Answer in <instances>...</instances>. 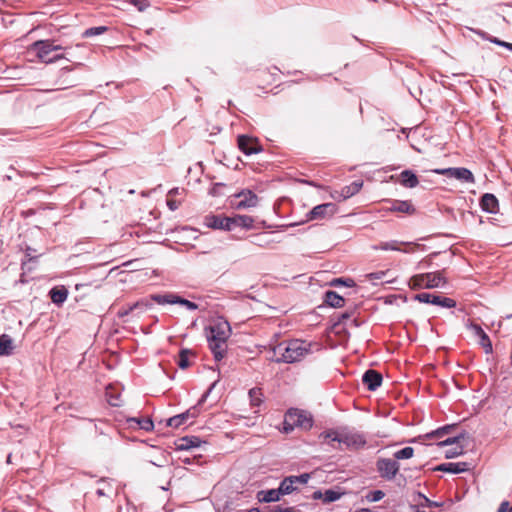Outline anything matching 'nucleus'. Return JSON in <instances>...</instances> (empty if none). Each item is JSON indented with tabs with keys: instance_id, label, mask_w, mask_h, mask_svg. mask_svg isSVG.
<instances>
[{
	"instance_id": "1",
	"label": "nucleus",
	"mask_w": 512,
	"mask_h": 512,
	"mask_svg": "<svg viewBox=\"0 0 512 512\" xmlns=\"http://www.w3.org/2000/svg\"><path fill=\"white\" fill-rule=\"evenodd\" d=\"M205 333L215 360L223 359L227 352V340L231 334L229 323L223 319H217L206 327Z\"/></svg>"
},
{
	"instance_id": "2",
	"label": "nucleus",
	"mask_w": 512,
	"mask_h": 512,
	"mask_svg": "<svg viewBox=\"0 0 512 512\" xmlns=\"http://www.w3.org/2000/svg\"><path fill=\"white\" fill-rule=\"evenodd\" d=\"M312 344L294 339L284 341L273 347V354L278 362L294 363L301 361L311 353Z\"/></svg>"
},
{
	"instance_id": "3",
	"label": "nucleus",
	"mask_w": 512,
	"mask_h": 512,
	"mask_svg": "<svg viewBox=\"0 0 512 512\" xmlns=\"http://www.w3.org/2000/svg\"><path fill=\"white\" fill-rule=\"evenodd\" d=\"M313 420L309 413L299 409H290L285 414L283 422V432L290 433L295 427L308 430L312 427Z\"/></svg>"
},
{
	"instance_id": "4",
	"label": "nucleus",
	"mask_w": 512,
	"mask_h": 512,
	"mask_svg": "<svg viewBox=\"0 0 512 512\" xmlns=\"http://www.w3.org/2000/svg\"><path fill=\"white\" fill-rule=\"evenodd\" d=\"M71 47H63L55 43L54 40H38L31 44L30 51L34 52L35 55L44 63H51V54L53 52H59L62 50L67 51V55H71L69 50Z\"/></svg>"
},
{
	"instance_id": "5",
	"label": "nucleus",
	"mask_w": 512,
	"mask_h": 512,
	"mask_svg": "<svg viewBox=\"0 0 512 512\" xmlns=\"http://www.w3.org/2000/svg\"><path fill=\"white\" fill-rule=\"evenodd\" d=\"M443 284H445V278L442 272L417 274L409 280V287L413 290L431 289Z\"/></svg>"
},
{
	"instance_id": "6",
	"label": "nucleus",
	"mask_w": 512,
	"mask_h": 512,
	"mask_svg": "<svg viewBox=\"0 0 512 512\" xmlns=\"http://www.w3.org/2000/svg\"><path fill=\"white\" fill-rule=\"evenodd\" d=\"M376 469L380 477L386 480H392L399 472V463L392 458H378L376 461Z\"/></svg>"
},
{
	"instance_id": "7",
	"label": "nucleus",
	"mask_w": 512,
	"mask_h": 512,
	"mask_svg": "<svg viewBox=\"0 0 512 512\" xmlns=\"http://www.w3.org/2000/svg\"><path fill=\"white\" fill-rule=\"evenodd\" d=\"M465 441L464 435H459L456 437L448 438L442 442L439 443L440 446L447 447L445 451V458L451 459L458 457L464 453V445L463 442Z\"/></svg>"
},
{
	"instance_id": "8",
	"label": "nucleus",
	"mask_w": 512,
	"mask_h": 512,
	"mask_svg": "<svg viewBox=\"0 0 512 512\" xmlns=\"http://www.w3.org/2000/svg\"><path fill=\"white\" fill-rule=\"evenodd\" d=\"M432 172L439 174V175H445L449 178H455L462 182L466 183H474L475 178L472 174V172L464 167L459 168H443V169H433Z\"/></svg>"
},
{
	"instance_id": "9",
	"label": "nucleus",
	"mask_w": 512,
	"mask_h": 512,
	"mask_svg": "<svg viewBox=\"0 0 512 512\" xmlns=\"http://www.w3.org/2000/svg\"><path fill=\"white\" fill-rule=\"evenodd\" d=\"M415 299L422 303L438 305L445 308H453L456 306V302L452 298L432 293H419L415 296Z\"/></svg>"
},
{
	"instance_id": "10",
	"label": "nucleus",
	"mask_w": 512,
	"mask_h": 512,
	"mask_svg": "<svg viewBox=\"0 0 512 512\" xmlns=\"http://www.w3.org/2000/svg\"><path fill=\"white\" fill-rule=\"evenodd\" d=\"M336 211L337 207L334 203L317 205L307 214L306 222L330 218L336 213Z\"/></svg>"
},
{
	"instance_id": "11",
	"label": "nucleus",
	"mask_w": 512,
	"mask_h": 512,
	"mask_svg": "<svg viewBox=\"0 0 512 512\" xmlns=\"http://www.w3.org/2000/svg\"><path fill=\"white\" fill-rule=\"evenodd\" d=\"M234 198L235 201L232 202V205L234 208L238 210L255 207L258 204L257 195L250 190L242 191L238 194H235Z\"/></svg>"
},
{
	"instance_id": "12",
	"label": "nucleus",
	"mask_w": 512,
	"mask_h": 512,
	"mask_svg": "<svg viewBox=\"0 0 512 512\" xmlns=\"http://www.w3.org/2000/svg\"><path fill=\"white\" fill-rule=\"evenodd\" d=\"M344 445L348 449H360L365 446L366 439L359 433H341L339 438V448Z\"/></svg>"
},
{
	"instance_id": "13",
	"label": "nucleus",
	"mask_w": 512,
	"mask_h": 512,
	"mask_svg": "<svg viewBox=\"0 0 512 512\" xmlns=\"http://www.w3.org/2000/svg\"><path fill=\"white\" fill-rule=\"evenodd\" d=\"M238 147L246 155L256 154L262 151V147L256 138L240 135L238 136Z\"/></svg>"
},
{
	"instance_id": "14",
	"label": "nucleus",
	"mask_w": 512,
	"mask_h": 512,
	"mask_svg": "<svg viewBox=\"0 0 512 512\" xmlns=\"http://www.w3.org/2000/svg\"><path fill=\"white\" fill-rule=\"evenodd\" d=\"M419 245L414 243H403L398 241L382 242L375 249L411 252Z\"/></svg>"
},
{
	"instance_id": "15",
	"label": "nucleus",
	"mask_w": 512,
	"mask_h": 512,
	"mask_svg": "<svg viewBox=\"0 0 512 512\" xmlns=\"http://www.w3.org/2000/svg\"><path fill=\"white\" fill-rule=\"evenodd\" d=\"M204 224L213 229L230 230V217L208 215L204 218Z\"/></svg>"
},
{
	"instance_id": "16",
	"label": "nucleus",
	"mask_w": 512,
	"mask_h": 512,
	"mask_svg": "<svg viewBox=\"0 0 512 512\" xmlns=\"http://www.w3.org/2000/svg\"><path fill=\"white\" fill-rule=\"evenodd\" d=\"M382 379L381 373L373 369L367 370L362 377L363 383L370 391L376 390L381 385Z\"/></svg>"
},
{
	"instance_id": "17",
	"label": "nucleus",
	"mask_w": 512,
	"mask_h": 512,
	"mask_svg": "<svg viewBox=\"0 0 512 512\" xmlns=\"http://www.w3.org/2000/svg\"><path fill=\"white\" fill-rule=\"evenodd\" d=\"M277 78L276 73H270L265 70L258 71L255 75V82L258 88L265 89L275 83Z\"/></svg>"
},
{
	"instance_id": "18",
	"label": "nucleus",
	"mask_w": 512,
	"mask_h": 512,
	"mask_svg": "<svg viewBox=\"0 0 512 512\" xmlns=\"http://www.w3.org/2000/svg\"><path fill=\"white\" fill-rule=\"evenodd\" d=\"M480 205L484 211L489 213H497L499 209L498 199L491 193H485L481 197Z\"/></svg>"
},
{
	"instance_id": "19",
	"label": "nucleus",
	"mask_w": 512,
	"mask_h": 512,
	"mask_svg": "<svg viewBox=\"0 0 512 512\" xmlns=\"http://www.w3.org/2000/svg\"><path fill=\"white\" fill-rule=\"evenodd\" d=\"M390 212L405 213L413 215L416 211L415 207L410 201L395 200L391 202V206L387 209Z\"/></svg>"
},
{
	"instance_id": "20",
	"label": "nucleus",
	"mask_w": 512,
	"mask_h": 512,
	"mask_svg": "<svg viewBox=\"0 0 512 512\" xmlns=\"http://www.w3.org/2000/svg\"><path fill=\"white\" fill-rule=\"evenodd\" d=\"M437 471L449 472V473H462L469 470V464L467 462L457 463H443L436 467Z\"/></svg>"
},
{
	"instance_id": "21",
	"label": "nucleus",
	"mask_w": 512,
	"mask_h": 512,
	"mask_svg": "<svg viewBox=\"0 0 512 512\" xmlns=\"http://www.w3.org/2000/svg\"><path fill=\"white\" fill-rule=\"evenodd\" d=\"M151 308L150 300H139L132 305H129L127 308H122L119 310L118 315L120 317L126 316L131 312L138 310L139 312H144Z\"/></svg>"
},
{
	"instance_id": "22",
	"label": "nucleus",
	"mask_w": 512,
	"mask_h": 512,
	"mask_svg": "<svg viewBox=\"0 0 512 512\" xmlns=\"http://www.w3.org/2000/svg\"><path fill=\"white\" fill-rule=\"evenodd\" d=\"M398 182L406 188H414L419 184L418 177L411 170H404L398 177Z\"/></svg>"
},
{
	"instance_id": "23",
	"label": "nucleus",
	"mask_w": 512,
	"mask_h": 512,
	"mask_svg": "<svg viewBox=\"0 0 512 512\" xmlns=\"http://www.w3.org/2000/svg\"><path fill=\"white\" fill-rule=\"evenodd\" d=\"M142 300H150L151 307L153 306V303L156 302L159 305H165V304H177L179 300V296L174 294H165V295H151L148 298H143Z\"/></svg>"
},
{
	"instance_id": "24",
	"label": "nucleus",
	"mask_w": 512,
	"mask_h": 512,
	"mask_svg": "<svg viewBox=\"0 0 512 512\" xmlns=\"http://www.w3.org/2000/svg\"><path fill=\"white\" fill-rule=\"evenodd\" d=\"M282 493L280 492V488L278 489H270V490H261L257 493V499L260 502H275L279 501Z\"/></svg>"
},
{
	"instance_id": "25",
	"label": "nucleus",
	"mask_w": 512,
	"mask_h": 512,
	"mask_svg": "<svg viewBox=\"0 0 512 512\" xmlns=\"http://www.w3.org/2000/svg\"><path fill=\"white\" fill-rule=\"evenodd\" d=\"M254 223V219L248 215H236L230 217V230L234 227L251 228Z\"/></svg>"
},
{
	"instance_id": "26",
	"label": "nucleus",
	"mask_w": 512,
	"mask_h": 512,
	"mask_svg": "<svg viewBox=\"0 0 512 512\" xmlns=\"http://www.w3.org/2000/svg\"><path fill=\"white\" fill-rule=\"evenodd\" d=\"M363 186V182L361 181H354L351 184L343 187L341 189V192L339 193L338 198H342L343 200L348 199L358 193Z\"/></svg>"
},
{
	"instance_id": "27",
	"label": "nucleus",
	"mask_w": 512,
	"mask_h": 512,
	"mask_svg": "<svg viewBox=\"0 0 512 512\" xmlns=\"http://www.w3.org/2000/svg\"><path fill=\"white\" fill-rule=\"evenodd\" d=\"M190 418V410H186L183 413L172 416L166 420V425L172 428H179L184 425Z\"/></svg>"
},
{
	"instance_id": "28",
	"label": "nucleus",
	"mask_w": 512,
	"mask_h": 512,
	"mask_svg": "<svg viewBox=\"0 0 512 512\" xmlns=\"http://www.w3.org/2000/svg\"><path fill=\"white\" fill-rule=\"evenodd\" d=\"M52 302L56 305H61L67 300L68 290L65 287L52 288L49 292Z\"/></svg>"
},
{
	"instance_id": "29",
	"label": "nucleus",
	"mask_w": 512,
	"mask_h": 512,
	"mask_svg": "<svg viewBox=\"0 0 512 512\" xmlns=\"http://www.w3.org/2000/svg\"><path fill=\"white\" fill-rule=\"evenodd\" d=\"M12 338L7 334L0 335V356H9L13 353Z\"/></svg>"
},
{
	"instance_id": "30",
	"label": "nucleus",
	"mask_w": 512,
	"mask_h": 512,
	"mask_svg": "<svg viewBox=\"0 0 512 512\" xmlns=\"http://www.w3.org/2000/svg\"><path fill=\"white\" fill-rule=\"evenodd\" d=\"M325 303L334 308H340L344 305V299L335 291H327L325 293Z\"/></svg>"
},
{
	"instance_id": "31",
	"label": "nucleus",
	"mask_w": 512,
	"mask_h": 512,
	"mask_svg": "<svg viewBox=\"0 0 512 512\" xmlns=\"http://www.w3.org/2000/svg\"><path fill=\"white\" fill-rule=\"evenodd\" d=\"M280 492L282 495L290 494L296 490V482L293 479V476L286 477L280 483Z\"/></svg>"
},
{
	"instance_id": "32",
	"label": "nucleus",
	"mask_w": 512,
	"mask_h": 512,
	"mask_svg": "<svg viewBox=\"0 0 512 512\" xmlns=\"http://www.w3.org/2000/svg\"><path fill=\"white\" fill-rule=\"evenodd\" d=\"M191 354H192V352H191L190 349L184 348V349L180 350L179 356H178V360H177V365L181 369L188 368L189 363H190L189 360H190V355Z\"/></svg>"
},
{
	"instance_id": "33",
	"label": "nucleus",
	"mask_w": 512,
	"mask_h": 512,
	"mask_svg": "<svg viewBox=\"0 0 512 512\" xmlns=\"http://www.w3.org/2000/svg\"><path fill=\"white\" fill-rule=\"evenodd\" d=\"M35 249L27 246L25 249V259L21 261V268L22 270H30L29 267H27L28 263L31 261H36L38 258V255H34Z\"/></svg>"
},
{
	"instance_id": "34",
	"label": "nucleus",
	"mask_w": 512,
	"mask_h": 512,
	"mask_svg": "<svg viewBox=\"0 0 512 512\" xmlns=\"http://www.w3.org/2000/svg\"><path fill=\"white\" fill-rule=\"evenodd\" d=\"M262 391L259 388H252L249 391L250 404L253 407H258L262 403Z\"/></svg>"
},
{
	"instance_id": "35",
	"label": "nucleus",
	"mask_w": 512,
	"mask_h": 512,
	"mask_svg": "<svg viewBox=\"0 0 512 512\" xmlns=\"http://www.w3.org/2000/svg\"><path fill=\"white\" fill-rule=\"evenodd\" d=\"M175 447L178 451L189 450L192 448V436H185L175 441Z\"/></svg>"
},
{
	"instance_id": "36",
	"label": "nucleus",
	"mask_w": 512,
	"mask_h": 512,
	"mask_svg": "<svg viewBox=\"0 0 512 512\" xmlns=\"http://www.w3.org/2000/svg\"><path fill=\"white\" fill-rule=\"evenodd\" d=\"M414 455V449L412 447H405L401 450L396 451L393 456L394 460L410 459Z\"/></svg>"
},
{
	"instance_id": "37",
	"label": "nucleus",
	"mask_w": 512,
	"mask_h": 512,
	"mask_svg": "<svg viewBox=\"0 0 512 512\" xmlns=\"http://www.w3.org/2000/svg\"><path fill=\"white\" fill-rule=\"evenodd\" d=\"M130 421L136 422L140 429L151 431L154 428L153 421L150 418H132Z\"/></svg>"
},
{
	"instance_id": "38",
	"label": "nucleus",
	"mask_w": 512,
	"mask_h": 512,
	"mask_svg": "<svg viewBox=\"0 0 512 512\" xmlns=\"http://www.w3.org/2000/svg\"><path fill=\"white\" fill-rule=\"evenodd\" d=\"M107 30H108V27H106V26L90 27L83 32V37L89 38V37H93V36H98V35H101L104 32H106Z\"/></svg>"
},
{
	"instance_id": "39",
	"label": "nucleus",
	"mask_w": 512,
	"mask_h": 512,
	"mask_svg": "<svg viewBox=\"0 0 512 512\" xmlns=\"http://www.w3.org/2000/svg\"><path fill=\"white\" fill-rule=\"evenodd\" d=\"M124 3H129L136 7L139 12H144L148 7H150V2L148 0H122Z\"/></svg>"
},
{
	"instance_id": "40",
	"label": "nucleus",
	"mask_w": 512,
	"mask_h": 512,
	"mask_svg": "<svg viewBox=\"0 0 512 512\" xmlns=\"http://www.w3.org/2000/svg\"><path fill=\"white\" fill-rule=\"evenodd\" d=\"M319 437L326 441H332V442L339 443V438L341 437V432L334 431V430L325 431V432L321 433Z\"/></svg>"
},
{
	"instance_id": "41",
	"label": "nucleus",
	"mask_w": 512,
	"mask_h": 512,
	"mask_svg": "<svg viewBox=\"0 0 512 512\" xmlns=\"http://www.w3.org/2000/svg\"><path fill=\"white\" fill-rule=\"evenodd\" d=\"M342 493L329 489L324 492L323 502L324 503H331L338 499H340Z\"/></svg>"
},
{
	"instance_id": "42",
	"label": "nucleus",
	"mask_w": 512,
	"mask_h": 512,
	"mask_svg": "<svg viewBox=\"0 0 512 512\" xmlns=\"http://www.w3.org/2000/svg\"><path fill=\"white\" fill-rule=\"evenodd\" d=\"M481 333L480 345L484 348L485 353H492V343L489 336L484 331H481Z\"/></svg>"
},
{
	"instance_id": "43",
	"label": "nucleus",
	"mask_w": 512,
	"mask_h": 512,
	"mask_svg": "<svg viewBox=\"0 0 512 512\" xmlns=\"http://www.w3.org/2000/svg\"><path fill=\"white\" fill-rule=\"evenodd\" d=\"M386 275V272L384 271H378V272H373V273H369L366 275V278L370 281H377V280H382Z\"/></svg>"
},
{
	"instance_id": "44",
	"label": "nucleus",
	"mask_w": 512,
	"mask_h": 512,
	"mask_svg": "<svg viewBox=\"0 0 512 512\" xmlns=\"http://www.w3.org/2000/svg\"><path fill=\"white\" fill-rule=\"evenodd\" d=\"M384 492L381 490H375L370 492L368 499L372 502L380 501L384 497Z\"/></svg>"
},
{
	"instance_id": "45",
	"label": "nucleus",
	"mask_w": 512,
	"mask_h": 512,
	"mask_svg": "<svg viewBox=\"0 0 512 512\" xmlns=\"http://www.w3.org/2000/svg\"><path fill=\"white\" fill-rule=\"evenodd\" d=\"M293 479L296 482V484H306L310 479V474L304 473L299 476H293Z\"/></svg>"
},
{
	"instance_id": "46",
	"label": "nucleus",
	"mask_w": 512,
	"mask_h": 512,
	"mask_svg": "<svg viewBox=\"0 0 512 512\" xmlns=\"http://www.w3.org/2000/svg\"><path fill=\"white\" fill-rule=\"evenodd\" d=\"M54 53L55 54H53V55L51 54V57H50L51 63L57 62L61 59H67V60L71 61V59L66 57V54H64V53H58V52H54Z\"/></svg>"
},
{
	"instance_id": "47",
	"label": "nucleus",
	"mask_w": 512,
	"mask_h": 512,
	"mask_svg": "<svg viewBox=\"0 0 512 512\" xmlns=\"http://www.w3.org/2000/svg\"><path fill=\"white\" fill-rule=\"evenodd\" d=\"M180 203L174 199H172L170 196L169 198L167 199V206L169 207V209L171 211H175L176 209H178Z\"/></svg>"
},
{
	"instance_id": "48",
	"label": "nucleus",
	"mask_w": 512,
	"mask_h": 512,
	"mask_svg": "<svg viewBox=\"0 0 512 512\" xmlns=\"http://www.w3.org/2000/svg\"><path fill=\"white\" fill-rule=\"evenodd\" d=\"M510 507L511 506L508 501H503L498 508V512H508Z\"/></svg>"
},
{
	"instance_id": "49",
	"label": "nucleus",
	"mask_w": 512,
	"mask_h": 512,
	"mask_svg": "<svg viewBox=\"0 0 512 512\" xmlns=\"http://www.w3.org/2000/svg\"><path fill=\"white\" fill-rule=\"evenodd\" d=\"M178 303L185 305L189 310H192V301L188 299H182L179 297Z\"/></svg>"
},
{
	"instance_id": "50",
	"label": "nucleus",
	"mask_w": 512,
	"mask_h": 512,
	"mask_svg": "<svg viewBox=\"0 0 512 512\" xmlns=\"http://www.w3.org/2000/svg\"><path fill=\"white\" fill-rule=\"evenodd\" d=\"M494 43L498 44V45H501V46H504V47H507L509 49L512 50V44L511 43H507V42H504V41H500L498 39H494L493 40Z\"/></svg>"
},
{
	"instance_id": "51",
	"label": "nucleus",
	"mask_w": 512,
	"mask_h": 512,
	"mask_svg": "<svg viewBox=\"0 0 512 512\" xmlns=\"http://www.w3.org/2000/svg\"><path fill=\"white\" fill-rule=\"evenodd\" d=\"M323 497H324V493H322L321 491H315L312 495V498L314 500H318V499H322L323 500Z\"/></svg>"
},
{
	"instance_id": "52",
	"label": "nucleus",
	"mask_w": 512,
	"mask_h": 512,
	"mask_svg": "<svg viewBox=\"0 0 512 512\" xmlns=\"http://www.w3.org/2000/svg\"><path fill=\"white\" fill-rule=\"evenodd\" d=\"M473 328L475 330L476 335H478L480 338L481 334H482L481 331H484V330L479 325H473Z\"/></svg>"
},
{
	"instance_id": "53",
	"label": "nucleus",
	"mask_w": 512,
	"mask_h": 512,
	"mask_svg": "<svg viewBox=\"0 0 512 512\" xmlns=\"http://www.w3.org/2000/svg\"><path fill=\"white\" fill-rule=\"evenodd\" d=\"M201 443L202 442L197 437H194V442H193L194 451L201 446Z\"/></svg>"
},
{
	"instance_id": "54",
	"label": "nucleus",
	"mask_w": 512,
	"mask_h": 512,
	"mask_svg": "<svg viewBox=\"0 0 512 512\" xmlns=\"http://www.w3.org/2000/svg\"><path fill=\"white\" fill-rule=\"evenodd\" d=\"M202 457H203V456H202L201 452H198V454L194 452V462L199 463V462H200V459H201Z\"/></svg>"
},
{
	"instance_id": "55",
	"label": "nucleus",
	"mask_w": 512,
	"mask_h": 512,
	"mask_svg": "<svg viewBox=\"0 0 512 512\" xmlns=\"http://www.w3.org/2000/svg\"><path fill=\"white\" fill-rule=\"evenodd\" d=\"M350 318V314H348L347 312L343 313L340 318H339V321L340 322H343L344 320L346 319H349Z\"/></svg>"
},
{
	"instance_id": "56",
	"label": "nucleus",
	"mask_w": 512,
	"mask_h": 512,
	"mask_svg": "<svg viewBox=\"0 0 512 512\" xmlns=\"http://www.w3.org/2000/svg\"><path fill=\"white\" fill-rule=\"evenodd\" d=\"M179 194V188H173L169 191V196L172 197L174 195Z\"/></svg>"
},
{
	"instance_id": "57",
	"label": "nucleus",
	"mask_w": 512,
	"mask_h": 512,
	"mask_svg": "<svg viewBox=\"0 0 512 512\" xmlns=\"http://www.w3.org/2000/svg\"><path fill=\"white\" fill-rule=\"evenodd\" d=\"M285 508L281 506H275L271 512H284Z\"/></svg>"
},
{
	"instance_id": "58",
	"label": "nucleus",
	"mask_w": 512,
	"mask_h": 512,
	"mask_svg": "<svg viewBox=\"0 0 512 512\" xmlns=\"http://www.w3.org/2000/svg\"><path fill=\"white\" fill-rule=\"evenodd\" d=\"M341 283H344L343 280L341 278H337V279H334L331 284L332 285H338V284H341Z\"/></svg>"
},
{
	"instance_id": "59",
	"label": "nucleus",
	"mask_w": 512,
	"mask_h": 512,
	"mask_svg": "<svg viewBox=\"0 0 512 512\" xmlns=\"http://www.w3.org/2000/svg\"><path fill=\"white\" fill-rule=\"evenodd\" d=\"M284 512H298L294 507H286Z\"/></svg>"
},
{
	"instance_id": "60",
	"label": "nucleus",
	"mask_w": 512,
	"mask_h": 512,
	"mask_svg": "<svg viewBox=\"0 0 512 512\" xmlns=\"http://www.w3.org/2000/svg\"><path fill=\"white\" fill-rule=\"evenodd\" d=\"M110 405L112 406H119V403L117 402V399L109 400Z\"/></svg>"
},
{
	"instance_id": "61",
	"label": "nucleus",
	"mask_w": 512,
	"mask_h": 512,
	"mask_svg": "<svg viewBox=\"0 0 512 512\" xmlns=\"http://www.w3.org/2000/svg\"><path fill=\"white\" fill-rule=\"evenodd\" d=\"M96 494H97L98 496H103V495H104V492H103V490H102V489H97Z\"/></svg>"
},
{
	"instance_id": "62",
	"label": "nucleus",
	"mask_w": 512,
	"mask_h": 512,
	"mask_svg": "<svg viewBox=\"0 0 512 512\" xmlns=\"http://www.w3.org/2000/svg\"><path fill=\"white\" fill-rule=\"evenodd\" d=\"M248 512H261L258 508H252Z\"/></svg>"
},
{
	"instance_id": "63",
	"label": "nucleus",
	"mask_w": 512,
	"mask_h": 512,
	"mask_svg": "<svg viewBox=\"0 0 512 512\" xmlns=\"http://www.w3.org/2000/svg\"><path fill=\"white\" fill-rule=\"evenodd\" d=\"M347 286H353L354 285V282L353 280L349 279V283H345Z\"/></svg>"
},
{
	"instance_id": "64",
	"label": "nucleus",
	"mask_w": 512,
	"mask_h": 512,
	"mask_svg": "<svg viewBox=\"0 0 512 512\" xmlns=\"http://www.w3.org/2000/svg\"><path fill=\"white\" fill-rule=\"evenodd\" d=\"M425 501H426L429 505H432V504H433V503H432L428 498H426V497H425Z\"/></svg>"
}]
</instances>
